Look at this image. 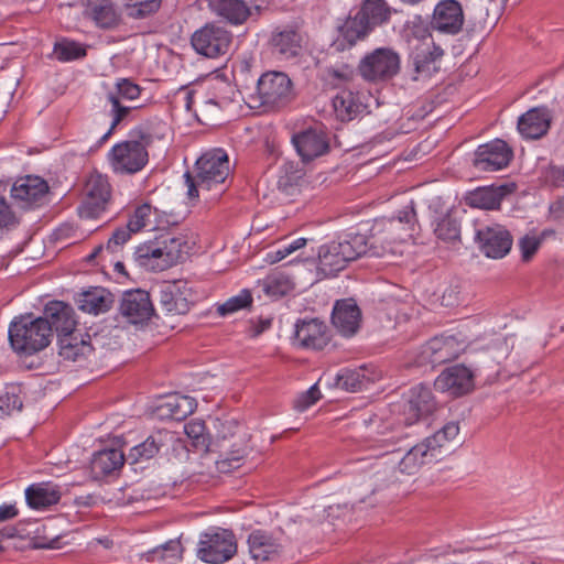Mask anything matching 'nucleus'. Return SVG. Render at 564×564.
<instances>
[{
	"label": "nucleus",
	"instance_id": "5fc2aeb1",
	"mask_svg": "<svg viewBox=\"0 0 564 564\" xmlns=\"http://www.w3.org/2000/svg\"><path fill=\"white\" fill-rule=\"evenodd\" d=\"M293 284L289 278L282 274L269 275L264 282V291L271 296H283L291 292Z\"/></svg>",
	"mask_w": 564,
	"mask_h": 564
},
{
	"label": "nucleus",
	"instance_id": "a878e982",
	"mask_svg": "<svg viewBox=\"0 0 564 564\" xmlns=\"http://www.w3.org/2000/svg\"><path fill=\"white\" fill-rule=\"evenodd\" d=\"M436 409L432 390L429 387L419 384L410 391V398L404 409L405 422L414 424L419 420L429 416Z\"/></svg>",
	"mask_w": 564,
	"mask_h": 564
},
{
	"label": "nucleus",
	"instance_id": "f8f14e48",
	"mask_svg": "<svg viewBox=\"0 0 564 564\" xmlns=\"http://www.w3.org/2000/svg\"><path fill=\"white\" fill-rule=\"evenodd\" d=\"M475 240L488 258L500 259L509 253L512 246L510 232L498 224L481 226L476 230Z\"/></svg>",
	"mask_w": 564,
	"mask_h": 564
},
{
	"label": "nucleus",
	"instance_id": "8fccbe9b",
	"mask_svg": "<svg viewBox=\"0 0 564 564\" xmlns=\"http://www.w3.org/2000/svg\"><path fill=\"white\" fill-rule=\"evenodd\" d=\"M54 54L61 62H68L84 57L86 55V48L74 41L62 40L54 45Z\"/></svg>",
	"mask_w": 564,
	"mask_h": 564
},
{
	"label": "nucleus",
	"instance_id": "4468645a",
	"mask_svg": "<svg viewBox=\"0 0 564 564\" xmlns=\"http://www.w3.org/2000/svg\"><path fill=\"white\" fill-rule=\"evenodd\" d=\"M464 25V11L457 0H442L433 11L431 28L443 34L455 35Z\"/></svg>",
	"mask_w": 564,
	"mask_h": 564
},
{
	"label": "nucleus",
	"instance_id": "de8ad7c7",
	"mask_svg": "<svg viewBox=\"0 0 564 564\" xmlns=\"http://www.w3.org/2000/svg\"><path fill=\"white\" fill-rule=\"evenodd\" d=\"M91 19L102 29H111L119 23L120 17L112 4L104 3L95 6L90 11Z\"/></svg>",
	"mask_w": 564,
	"mask_h": 564
},
{
	"label": "nucleus",
	"instance_id": "a18cd8bd",
	"mask_svg": "<svg viewBox=\"0 0 564 564\" xmlns=\"http://www.w3.org/2000/svg\"><path fill=\"white\" fill-rule=\"evenodd\" d=\"M346 265L347 263L340 256L339 251L336 248L333 250L332 242L319 248L318 268L325 275H334L344 270Z\"/></svg>",
	"mask_w": 564,
	"mask_h": 564
},
{
	"label": "nucleus",
	"instance_id": "4d7b16f0",
	"mask_svg": "<svg viewBox=\"0 0 564 564\" xmlns=\"http://www.w3.org/2000/svg\"><path fill=\"white\" fill-rule=\"evenodd\" d=\"M184 432L196 448L207 447L206 426L202 420H191L184 425Z\"/></svg>",
	"mask_w": 564,
	"mask_h": 564
},
{
	"label": "nucleus",
	"instance_id": "473e14b6",
	"mask_svg": "<svg viewBox=\"0 0 564 564\" xmlns=\"http://www.w3.org/2000/svg\"><path fill=\"white\" fill-rule=\"evenodd\" d=\"M333 108L340 121H350L366 110V105L358 93L341 90L333 98Z\"/></svg>",
	"mask_w": 564,
	"mask_h": 564
},
{
	"label": "nucleus",
	"instance_id": "7ed1b4c3",
	"mask_svg": "<svg viewBox=\"0 0 564 564\" xmlns=\"http://www.w3.org/2000/svg\"><path fill=\"white\" fill-rule=\"evenodd\" d=\"M9 341L12 349L24 356H32L45 349L52 341L51 328L46 321L32 314L14 317L9 325Z\"/></svg>",
	"mask_w": 564,
	"mask_h": 564
},
{
	"label": "nucleus",
	"instance_id": "412c9836",
	"mask_svg": "<svg viewBox=\"0 0 564 564\" xmlns=\"http://www.w3.org/2000/svg\"><path fill=\"white\" fill-rule=\"evenodd\" d=\"M334 327L344 337L354 336L360 328L361 311L355 300L344 299L335 303L332 313Z\"/></svg>",
	"mask_w": 564,
	"mask_h": 564
},
{
	"label": "nucleus",
	"instance_id": "2eb2a0df",
	"mask_svg": "<svg viewBox=\"0 0 564 564\" xmlns=\"http://www.w3.org/2000/svg\"><path fill=\"white\" fill-rule=\"evenodd\" d=\"M177 224L178 219L174 214L160 212L158 208H153L150 204L144 203L135 207L127 225L137 234L144 228L149 230H163L169 226Z\"/></svg>",
	"mask_w": 564,
	"mask_h": 564
},
{
	"label": "nucleus",
	"instance_id": "603ef678",
	"mask_svg": "<svg viewBox=\"0 0 564 564\" xmlns=\"http://www.w3.org/2000/svg\"><path fill=\"white\" fill-rule=\"evenodd\" d=\"M252 295L249 290H242L238 295L228 299L225 303L217 306V313L220 316L235 313L252 304Z\"/></svg>",
	"mask_w": 564,
	"mask_h": 564
},
{
	"label": "nucleus",
	"instance_id": "e433bc0d",
	"mask_svg": "<svg viewBox=\"0 0 564 564\" xmlns=\"http://www.w3.org/2000/svg\"><path fill=\"white\" fill-rule=\"evenodd\" d=\"M57 345L58 354L65 360L78 361L93 351V346L89 340H86L83 335L77 334L76 330L58 339Z\"/></svg>",
	"mask_w": 564,
	"mask_h": 564
},
{
	"label": "nucleus",
	"instance_id": "9b49d317",
	"mask_svg": "<svg viewBox=\"0 0 564 564\" xmlns=\"http://www.w3.org/2000/svg\"><path fill=\"white\" fill-rule=\"evenodd\" d=\"M47 182L40 177L28 175L18 178L11 187V197L23 209L42 206L48 197Z\"/></svg>",
	"mask_w": 564,
	"mask_h": 564
},
{
	"label": "nucleus",
	"instance_id": "393cba45",
	"mask_svg": "<svg viewBox=\"0 0 564 564\" xmlns=\"http://www.w3.org/2000/svg\"><path fill=\"white\" fill-rule=\"evenodd\" d=\"M219 459L217 460V468L221 473H228L236 469L241 465V460L247 454V437L246 434L224 437L218 443Z\"/></svg>",
	"mask_w": 564,
	"mask_h": 564
},
{
	"label": "nucleus",
	"instance_id": "79ce46f5",
	"mask_svg": "<svg viewBox=\"0 0 564 564\" xmlns=\"http://www.w3.org/2000/svg\"><path fill=\"white\" fill-rule=\"evenodd\" d=\"M197 408L196 400L188 395H172L162 405L165 414L175 421H183Z\"/></svg>",
	"mask_w": 564,
	"mask_h": 564
},
{
	"label": "nucleus",
	"instance_id": "cd10ccee",
	"mask_svg": "<svg viewBox=\"0 0 564 564\" xmlns=\"http://www.w3.org/2000/svg\"><path fill=\"white\" fill-rule=\"evenodd\" d=\"M338 30L340 37H338L333 44L337 51L345 50L346 45L351 47L358 41L365 40L372 32L370 26L358 12L352 17L349 15Z\"/></svg>",
	"mask_w": 564,
	"mask_h": 564
},
{
	"label": "nucleus",
	"instance_id": "13d9d810",
	"mask_svg": "<svg viewBox=\"0 0 564 564\" xmlns=\"http://www.w3.org/2000/svg\"><path fill=\"white\" fill-rule=\"evenodd\" d=\"M108 101L111 104V115L113 117L110 129L102 135L101 141L106 140L112 130L128 116L131 108L124 107L115 93H109L107 96Z\"/></svg>",
	"mask_w": 564,
	"mask_h": 564
},
{
	"label": "nucleus",
	"instance_id": "4c0bfd02",
	"mask_svg": "<svg viewBox=\"0 0 564 564\" xmlns=\"http://www.w3.org/2000/svg\"><path fill=\"white\" fill-rule=\"evenodd\" d=\"M300 43L301 36L291 29L274 32L271 37L273 53L284 59H290L299 54L301 50Z\"/></svg>",
	"mask_w": 564,
	"mask_h": 564
},
{
	"label": "nucleus",
	"instance_id": "20e7f679",
	"mask_svg": "<svg viewBox=\"0 0 564 564\" xmlns=\"http://www.w3.org/2000/svg\"><path fill=\"white\" fill-rule=\"evenodd\" d=\"M152 142V134L143 128L132 130L130 139L113 145L108 154L113 172L134 174L141 171L149 161L148 147Z\"/></svg>",
	"mask_w": 564,
	"mask_h": 564
},
{
	"label": "nucleus",
	"instance_id": "680f3d73",
	"mask_svg": "<svg viewBox=\"0 0 564 564\" xmlns=\"http://www.w3.org/2000/svg\"><path fill=\"white\" fill-rule=\"evenodd\" d=\"M135 234L131 228L126 225L124 227L117 228L106 245V250L116 253L119 251L120 247H122L129 239L131 238V235Z\"/></svg>",
	"mask_w": 564,
	"mask_h": 564
},
{
	"label": "nucleus",
	"instance_id": "6ab92c4d",
	"mask_svg": "<svg viewBox=\"0 0 564 564\" xmlns=\"http://www.w3.org/2000/svg\"><path fill=\"white\" fill-rule=\"evenodd\" d=\"M474 372L463 365L446 368L436 378L434 386L442 392L460 397L474 388Z\"/></svg>",
	"mask_w": 564,
	"mask_h": 564
},
{
	"label": "nucleus",
	"instance_id": "69168bd1",
	"mask_svg": "<svg viewBox=\"0 0 564 564\" xmlns=\"http://www.w3.org/2000/svg\"><path fill=\"white\" fill-rule=\"evenodd\" d=\"M19 223L18 217L8 204L7 199L0 195V229H10Z\"/></svg>",
	"mask_w": 564,
	"mask_h": 564
},
{
	"label": "nucleus",
	"instance_id": "4be33fe9",
	"mask_svg": "<svg viewBox=\"0 0 564 564\" xmlns=\"http://www.w3.org/2000/svg\"><path fill=\"white\" fill-rule=\"evenodd\" d=\"M188 295H191V289L186 288V283L182 285L177 282L164 284L159 290L160 308L165 314H186L192 304Z\"/></svg>",
	"mask_w": 564,
	"mask_h": 564
},
{
	"label": "nucleus",
	"instance_id": "423d86ee",
	"mask_svg": "<svg viewBox=\"0 0 564 564\" xmlns=\"http://www.w3.org/2000/svg\"><path fill=\"white\" fill-rule=\"evenodd\" d=\"M237 553V542L231 531L217 529L200 535L197 557L209 564H221Z\"/></svg>",
	"mask_w": 564,
	"mask_h": 564
},
{
	"label": "nucleus",
	"instance_id": "09e8293b",
	"mask_svg": "<svg viewBox=\"0 0 564 564\" xmlns=\"http://www.w3.org/2000/svg\"><path fill=\"white\" fill-rule=\"evenodd\" d=\"M434 232L443 241L455 242L460 238V225L455 218L447 215L438 220Z\"/></svg>",
	"mask_w": 564,
	"mask_h": 564
},
{
	"label": "nucleus",
	"instance_id": "49530a36",
	"mask_svg": "<svg viewBox=\"0 0 564 564\" xmlns=\"http://www.w3.org/2000/svg\"><path fill=\"white\" fill-rule=\"evenodd\" d=\"M459 433V426L456 422L445 424L441 430L435 432L432 436L424 438L422 442L429 445V448H435L434 457L438 460L444 454L443 447L445 444L454 440Z\"/></svg>",
	"mask_w": 564,
	"mask_h": 564
},
{
	"label": "nucleus",
	"instance_id": "774afa93",
	"mask_svg": "<svg viewBox=\"0 0 564 564\" xmlns=\"http://www.w3.org/2000/svg\"><path fill=\"white\" fill-rule=\"evenodd\" d=\"M460 290L458 285L447 288L442 295V304L445 306H454L459 303Z\"/></svg>",
	"mask_w": 564,
	"mask_h": 564
},
{
	"label": "nucleus",
	"instance_id": "338daca9",
	"mask_svg": "<svg viewBox=\"0 0 564 564\" xmlns=\"http://www.w3.org/2000/svg\"><path fill=\"white\" fill-rule=\"evenodd\" d=\"M22 401L15 394L6 393L0 395V411L3 414H10L12 411H20L22 409Z\"/></svg>",
	"mask_w": 564,
	"mask_h": 564
},
{
	"label": "nucleus",
	"instance_id": "0e129e2a",
	"mask_svg": "<svg viewBox=\"0 0 564 564\" xmlns=\"http://www.w3.org/2000/svg\"><path fill=\"white\" fill-rule=\"evenodd\" d=\"M319 399L321 392L317 384L315 383L307 391L303 392L295 399L294 406L299 411H305Z\"/></svg>",
	"mask_w": 564,
	"mask_h": 564
},
{
	"label": "nucleus",
	"instance_id": "6e6d98bb",
	"mask_svg": "<svg viewBox=\"0 0 564 564\" xmlns=\"http://www.w3.org/2000/svg\"><path fill=\"white\" fill-rule=\"evenodd\" d=\"M127 4L128 15L133 19H142L156 12L161 6V0H131Z\"/></svg>",
	"mask_w": 564,
	"mask_h": 564
},
{
	"label": "nucleus",
	"instance_id": "bb28decb",
	"mask_svg": "<svg viewBox=\"0 0 564 564\" xmlns=\"http://www.w3.org/2000/svg\"><path fill=\"white\" fill-rule=\"evenodd\" d=\"M75 301L80 311L99 315L108 312L112 307L115 296L105 288L93 286L78 293Z\"/></svg>",
	"mask_w": 564,
	"mask_h": 564
},
{
	"label": "nucleus",
	"instance_id": "58836bf2",
	"mask_svg": "<svg viewBox=\"0 0 564 564\" xmlns=\"http://www.w3.org/2000/svg\"><path fill=\"white\" fill-rule=\"evenodd\" d=\"M124 460V454L120 449H104L94 455L90 463L91 471L96 477H102L121 468Z\"/></svg>",
	"mask_w": 564,
	"mask_h": 564
},
{
	"label": "nucleus",
	"instance_id": "ddd939ff",
	"mask_svg": "<svg viewBox=\"0 0 564 564\" xmlns=\"http://www.w3.org/2000/svg\"><path fill=\"white\" fill-rule=\"evenodd\" d=\"M119 313L130 324L148 323L155 315L150 293L140 289L124 292L120 301Z\"/></svg>",
	"mask_w": 564,
	"mask_h": 564
},
{
	"label": "nucleus",
	"instance_id": "c03bdc74",
	"mask_svg": "<svg viewBox=\"0 0 564 564\" xmlns=\"http://www.w3.org/2000/svg\"><path fill=\"white\" fill-rule=\"evenodd\" d=\"M431 24H426L421 17L415 19L408 25L406 37L410 50L414 47H424L434 45V40L431 33Z\"/></svg>",
	"mask_w": 564,
	"mask_h": 564
},
{
	"label": "nucleus",
	"instance_id": "72a5a7b5",
	"mask_svg": "<svg viewBox=\"0 0 564 564\" xmlns=\"http://www.w3.org/2000/svg\"><path fill=\"white\" fill-rule=\"evenodd\" d=\"M209 9L231 24H241L250 15V9L243 0H206Z\"/></svg>",
	"mask_w": 564,
	"mask_h": 564
},
{
	"label": "nucleus",
	"instance_id": "6e6552de",
	"mask_svg": "<svg viewBox=\"0 0 564 564\" xmlns=\"http://www.w3.org/2000/svg\"><path fill=\"white\" fill-rule=\"evenodd\" d=\"M231 41V33L215 23H207L194 32L191 39L193 48L208 58L225 55L229 51Z\"/></svg>",
	"mask_w": 564,
	"mask_h": 564
},
{
	"label": "nucleus",
	"instance_id": "c9c22d12",
	"mask_svg": "<svg viewBox=\"0 0 564 564\" xmlns=\"http://www.w3.org/2000/svg\"><path fill=\"white\" fill-rule=\"evenodd\" d=\"M357 12L373 31L377 26L389 22L395 10L386 0H364Z\"/></svg>",
	"mask_w": 564,
	"mask_h": 564
},
{
	"label": "nucleus",
	"instance_id": "9d476101",
	"mask_svg": "<svg viewBox=\"0 0 564 564\" xmlns=\"http://www.w3.org/2000/svg\"><path fill=\"white\" fill-rule=\"evenodd\" d=\"M513 151L501 139L480 144L474 154L473 164L480 172H497L507 167Z\"/></svg>",
	"mask_w": 564,
	"mask_h": 564
},
{
	"label": "nucleus",
	"instance_id": "052dcab7",
	"mask_svg": "<svg viewBox=\"0 0 564 564\" xmlns=\"http://www.w3.org/2000/svg\"><path fill=\"white\" fill-rule=\"evenodd\" d=\"M543 183L551 187H562L564 185V166L549 164L541 172Z\"/></svg>",
	"mask_w": 564,
	"mask_h": 564
},
{
	"label": "nucleus",
	"instance_id": "a211bd4d",
	"mask_svg": "<svg viewBox=\"0 0 564 564\" xmlns=\"http://www.w3.org/2000/svg\"><path fill=\"white\" fill-rule=\"evenodd\" d=\"M177 441L175 434L167 430H159L149 435L142 443L133 446L127 457L130 464H138L154 458L161 452H167Z\"/></svg>",
	"mask_w": 564,
	"mask_h": 564
},
{
	"label": "nucleus",
	"instance_id": "f3484780",
	"mask_svg": "<svg viewBox=\"0 0 564 564\" xmlns=\"http://www.w3.org/2000/svg\"><path fill=\"white\" fill-rule=\"evenodd\" d=\"M434 448H429L423 442H420L401 455L399 451L387 452L386 455L392 464H397L401 473L413 475L420 470L423 465L437 462L434 457Z\"/></svg>",
	"mask_w": 564,
	"mask_h": 564
},
{
	"label": "nucleus",
	"instance_id": "c756f323",
	"mask_svg": "<svg viewBox=\"0 0 564 564\" xmlns=\"http://www.w3.org/2000/svg\"><path fill=\"white\" fill-rule=\"evenodd\" d=\"M550 121L545 108H532L519 118L518 130L524 138L539 139L547 132Z\"/></svg>",
	"mask_w": 564,
	"mask_h": 564
},
{
	"label": "nucleus",
	"instance_id": "0eeeda50",
	"mask_svg": "<svg viewBox=\"0 0 564 564\" xmlns=\"http://www.w3.org/2000/svg\"><path fill=\"white\" fill-rule=\"evenodd\" d=\"M111 196V187L106 176L93 173L86 180L78 214L82 218H96L105 209Z\"/></svg>",
	"mask_w": 564,
	"mask_h": 564
},
{
	"label": "nucleus",
	"instance_id": "dca6fc26",
	"mask_svg": "<svg viewBox=\"0 0 564 564\" xmlns=\"http://www.w3.org/2000/svg\"><path fill=\"white\" fill-rule=\"evenodd\" d=\"M40 317L47 322L52 335L56 333L57 340L76 330L75 311L63 301L48 302Z\"/></svg>",
	"mask_w": 564,
	"mask_h": 564
},
{
	"label": "nucleus",
	"instance_id": "bf43d9fd",
	"mask_svg": "<svg viewBox=\"0 0 564 564\" xmlns=\"http://www.w3.org/2000/svg\"><path fill=\"white\" fill-rule=\"evenodd\" d=\"M546 231H543L541 235H525L519 240V248L521 251V257L523 261H529L539 250L542 241L546 236Z\"/></svg>",
	"mask_w": 564,
	"mask_h": 564
},
{
	"label": "nucleus",
	"instance_id": "864d4df0",
	"mask_svg": "<svg viewBox=\"0 0 564 564\" xmlns=\"http://www.w3.org/2000/svg\"><path fill=\"white\" fill-rule=\"evenodd\" d=\"M197 120L205 126H216L221 120L220 107L214 99L205 100L198 111H196Z\"/></svg>",
	"mask_w": 564,
	"mask_h": 564
},
{
	"label": "nucleus",
	"instance_id": "b1692460",
	"mask_svg": "<svg viewBox=\"0 0 564 564\" xmlns=\"http://www.w3.org/2000/svg\"><path fill=\"white\" fill-rule=\"evenodd\" d=\"M295 339L304 348L321 350L329 341L327 325L318 318L301 319L295 325Z\"/></svg>",
	"mask_w": 564,
	"mask_h": 564
},
{
	"label": "nucleus",
	"instance_id": "1a4fd4ad",
	"mask_svg": "<svg viewBox=\"0 0 564 564\" xmlns=\"http://www.w3.org/2000/svg\"><path fill=\"white\" fill-rule=\"evenodd\" d=\"M400 67L399 55L390 48H377L367 55L359 65L361 76L370 82L388 79L394 76Z\"/></svg>",
	"mask_w": 564,
	"mask_h": 564
},
{
	"label": "nucleus",
	"instance_id": "ea45409f",
	"mask_svg": "<svg viewBox=\"0 0 564 564\" xmlns=\"http://www.w3.org/2000/svg\"><path fill=\"white\" fill-rule=\"evenodd\" d=\"M455 337H435L425 347L424 354L429 355L431 362L444 364L458 356Z\"/></svg>",
	"mask_w": 564,
	"mask_h": 564
},
{
	"label": "nucleus",
	"instance_id": "aec40b11",
	"mask_svg": "<svg viewBox=\"0 0 564 564\" xmlns=\"http://www.w3.org/2000/svg\"><path fill=\"white\" fill-rule=\"evenodd\" d=\"M292 142L304 162H310L326 154L329 150L327 134L316 128L306 129L292 137Z\"/></svg>",
	"mask_w": 564,
	"mask_h": 564
},
{
	"label": "nucleus",
	"instance_id": "f704fd0d",
	"mask_svg": "<svg viewBox=\"0 0 564 564\" xmlns=\"http://www.w3.org/2000/svg\"><path fill=\"white\" fill-rule=\"evenodd\" d=\"M25 499L32 509H42L56 505L61 499V491L58 486L50 482L35 484L25 490Z\"/></svg>",
	"mask_w": 564,
	"mask_h": 564
},
{
	"label": "nucleus",
	"instance_id": "5701e85b",
	"mask_svg": "<svg viewBox=\"0 0 564 564\" xmlns=\"http://www.w3.org/2000/svg\"><path fill=\"white\" fill-rule=\"evenodd\" d=\"M415 224L416 213L413 200L399 210L397 215L377 221V226L382 227L390 235L392 241H403L406 237H411Z\"/></svg>",
	"mask_w": 564,
	"mask_h": 564
},
{
	"label": "nucleus",
	"instance_id": "39448f33",
	"mask_svg": "<svg viewBox=\"0 0 564 564\" xmlns=\"http://www.w3.org/2000/svg\"><path fill=\"white\" fill-rule=\"evenodd\" d=\"M295 97L293 83L290 77L278 70L263 73L258 82L256 91L249 96L250 107L276 110L289 105Z\"/></svg>",
	"mask_w": 564,
	"mask_h": 564
},
{
	"label": "nucleus",
	"instance_id": "f03ea898",
	"mask_svg": "<svg viewBox=\"0 0 564 564\" xmlns=\"http://www.w3.org/2000/svg\"><path fill=\"white\" fill-rule=\"evenodd\" d=\"M186 245L184 236L163 229L154 240L135 248L134 259L145 269L163 271L184 259Z\"/></svg>",
	"mask_w": 564,
	"mask_h": 564
},
{
	"label": "nucleus",
	"instance_id": "e2e57ef3",
	"mask_svg": "<svg viewBox=\"0 0 564 564\" xmlns=\"http://www.w3.org/2000/svg\"><path fill=\"white\" fill-rule=\"evenodd\" d=\"M141 94V88L139 85L134 84L129 78H121L116 84V93L115 95L118 96V98H124L129 100L137 99Z\"/></svg>",
	"mask_w": 564,
	"mask_h": 564
},
{
	"label": "nucleus",
	"instance_id": "c85d7f7f",
	"mask_svg": "<svg viewBox=\"0 0 564 564\" xmlns=\"http://www.w3.org/2000/svg\"><path fill=\"white\" fill-rule=\"evenodd\" d=\"M443 54L444 51L435 43L432 46L414 47L411 50L410 58L414 66V80L431 77L438 69L436 63Z\"/></svg>",
	"mask_w": 564,
	"mask_h": 564
},
{
	"label": "nucleus",
	"instance_id": "f257e3e1",
	"mask_svg": "<svg viewBox=\"0 0 564 564\" xmlns=\"http://www.w3.org/2000/svg\"><path fill=\"white\" fill-rule=\"evenodd\" d=\"M230 172L227 153L223 149L205 152L195 164V174H184L187 198L195 204L199 196L206 203H213L226 192L225 181Z\"/></svg>",
	"mask_w": 564,
	"mask_h": 564
},
{
	"label": "nucleus",
	"instance_id": "3c124183",
	"mask_svg": "<svg viewBox=\"0 0 564 564\" xmlns=\"http://www.w3.org/2000/svg\"><path fill=\"white\" fill-rule=\"evenodd\" d=\"M307 240L305 238H297L291 242H282L278 245L273 250L267 252L265 261L270 264H274L285 259L296 250L303 248Z\"/></svg>",
	"mask_w": 564,
	"mask_h": 564
},
{
	"label": "nucleus",
	"instance_id": "37998d69",
	"mask_svg": "<svg viewBox=\"0 0 564 564\" xmlns=\"http://www.w3.org/2000/svg\"><path fill=\"white\" fill-rule=\"evenodd\" d=\"M371 379L365 367L356 369H343L336 376V387L349 392L360 391L370 383Z\"/></svg>",
	"mask_w": 564,
	"mask_h": 564
},
{
	"label": "nucleus",
	"instance_id": "2f4dec72",
	"mask_svg": "<svg viewBox=\"0 0 564 564\" xmlns=\"http://www.w3.org/2000/svg\"><path fill=\"white\" fill-rule=\"evenodd\" d=\"M249 552L254 560L271 561L279 556L281 545L268 532L256 530L248 538Z\"/></svg>",
	"mask_w": 564,
	"mask_h": 564
},
{
	"label": "nucleus",
	"instance_id": "a19ab883",
	"mask_svg": "<svg viewBox=\"0 0 564 564\" xmlns=\"http://www.w3.org/2000/svg\"><path fill=\"white\" fill-rule=\"evenodd\" d=\"M332 243L333 250L336 248L347 264L364 256L368 250L367 238L360 234L348 235L345 239L332 241Z\"/></svg>",
	"mask_w": 564,
	"mask_h": 564
},
{
	"label": "nucleus",
	"instance_id": "7c9ffc66",
	"mask_svg": "<svg viewBox=\"0 0 564 564\" xmlns=\"http://www.w3.org/2000/svg\"><path fill=\"white\" fill-rule=\"evenodd\" d=\"M508 193L507 186H485L470 191L465 196V203L469 207L480 209H498L501 200Z\"/></svg>",
	"mask_w": 564,
	"mask_h": 564
}]
</instances>
